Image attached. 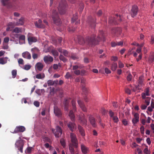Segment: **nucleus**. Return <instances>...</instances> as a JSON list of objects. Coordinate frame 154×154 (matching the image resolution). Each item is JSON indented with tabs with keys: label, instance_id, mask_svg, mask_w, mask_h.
Segmentation results:
<instances>
[{
	"label": "nucleus",
	"instance_id": "6e6552de",
	"mask_svg": "<svg viewBox=\"0 0 154 154\" xmlns=\"http://www.w3.org/2000/svg\"><path fill=\"white\" fill-rule=\"evenodd\" d=\"M52 131L55 135V136L57 137H58L60 136L62 134V130L60 127L57 126L56 129H52Z\"/></svg>",
	"mask_w": 154,
	"mask_h": 154
},
{
	"label": "nucleus",
	"instance_id": "a19ab883",
	"mask_svg": "<svg viewBox=\"0 0 154 154\" xmlns=\"http://www.w3.org/2000/svg\"><path fill=\"white\" fill-rule=\"evenodd\" d=\"M51 53L54 56H58L59 53L57 50L55 49H53L51 51Z\"/></svg>",
	"mask_w": 154,
	"mask_h": 154
},
{
	"label": "nucleus",
	"instance_id": "052dcab7",
	"mask_svg": "<svg viewBox=\"0 0 154 154\" xmlns=\"http://www.w3.org/2000/svg\"><path fill=\"white\" fill-rule=\"evenodd\" d=\"M32 57L34 59H37L38 57V55L37 53H32Z\"/></svg>",
	"mask_w": 154,
	"mask_h": 154
},
{
	"label": "nucleus",
	"instance_id": "7ed1b4c3",
	"mask_svg": "<svg viewBox=\"0 0 154 154\" xmlns=\"http://www.w3.org/2000/svg\"><path fill=\"white\" fill-rule=\"evenodd\" d=\"M67 3L65 0H62L59 3L58 9L59 13L63 14L66 12V9Z\"/></svg>",
	"mask_w": 154,
	"mask_h": 154
},
{
	"label": "nucleus",
	"instance_id": "bb28decb",
	"mask_svg": "<svg viewBox=\"0 0 154 154\" xmlns=\"http://www.w3.org/2000/svg\"><path fill=\"white\" fill-rule=\"evenodd\" d=\"M154 60V52H152L150 53V55L149 57L148 62L149 63H152Z\"/></svg>",
	"mask_w": 154,
	"mask_h": 154
},
{
	"label": "nucleus",
	"instance_id": "e433bc0d",
	"mask_svg": "<svg viewBox=\"0 0 154 154\" xmlns=\"http://www.w3.org/2000/svg\"><path fill=\"white\" fill-rule=\"evenodd\" d=\"M117 67V64L116 63L113 62L112 64L111 69L112 71H115Z\"/></svg>",
	"mask_w": 154,
	"mask_h": 154
},
{
	"label": "nucleus",
	"instance_id": "a18cd8bd",
	"mask_svg": "<svg viewBox=\"0 0 154 154\" xmlns=\"http://www.w3.org/2000/svg\"><path fill=\"white\" fill-rule=\"evenodd\" d=\"M17 70H13L12 71V78H15L17 75Z\"/></svg>",
	"mask_w": 154,
	"mask_h": 154
},
{
	"label": "nucleus",
	"instance_id": "2eb2a0df",
	"mask_svg": "<svg viewBox=\"0 0 154 154\" xmlns=\"http://www.w3.org/2000/svg\"><path fill=\"white\" fill-rule=\"evenodd\" d=\"M138 85L135 86L136 89H140V87L142 86L143 84V76H140L139 77L138 81Z\"/></svg>",
	"mask_w": 154,
	"mask_h": 154
},
{
	"label": "nucleus",
	"instance_id": "4be33fe9",
	"mask_svg": "<svg viewBox=\"0 0 154 154\" xmlns=\"http://www.w3.org/2000/svg\"><path fill=\"white\" fill-rule=\"evenodd\" d=\"M132 122L134 124L137 123L139 121V115L138 113H135L134 115V118L132 119Z\"/></svg>",
	"mask_w": 154,
	"mask_h": 154
},
{
	"label": "nucleus",
	"instance_id": "f8f14e48",
	"mask_svg": "<svg viewBox=\"0 0 154 154\" xmlns=\"http://www.w3.org/2000/svg\"><path fill=\"white\" fill-rule=\"evenodd\" d=\"M64 123L65 124L67 123V125L68 128L72 132L73 131L75 128L76 127L75 124L74 122H69L67 123V122L64 121Z\"/></svg>",
	"mask_w": 154,
	"mask_h": 154
},
{
	"label": "nucleus",
	"instance_id": "72a5a7b5",
	"mask_svg": "<svg viewBox=\"0 0 154 154\" xmlns=\"http://www.w3.org/2000/svg\"><path fill=\"white\" fill-rule=\"evenodd\" d=\"M58 82L57 80L56 81H53L51 80H48L47 81V83L48 86L53 85L55 83L57 84Z\"/></svg>",
	"mask_w": 154,
	"mask_h": 154
},
{
	"label": "nucleus",
	"instance_id": "aec40b11",
	"mask_svg": "<svg viewBox=\"0 0 154 154\" xmlns=\"http://www.w3.org/2000/svg\"><path fill=\"white\" fill-rule=\"evenodd\" d=\"M43 60L45 63L52 62L53 60V58L49 55L45 56L44 57Z\"/></svg>",
	"mask_w": 154,
	"mask_h": 154
},
{
	"label": "nucleus",
	"instance_id": "20e7f679",
	"mask_svg": "<svg viewBox=\"0 0 154 154\" xmlns=\"http://www.w3.org/2000/svg\"><path fill=\"white\" fill-rule=\"evenodd\" d=\"M122 21V17L119 14H116L115 17H112L109 18V22L110 24H118Z\"/></svg>",
	"mask_w": 154,
	"mask_h": 154
},
{
	"label": "nucleus",
	"instance_id": "9b49d317",
	"mask_svg": "<svg viewBox=\"0 0 154 154\" xmlns=\"http://www.w3.org/2000/svg\"><path fill=\"white\" fill-rule=\"evenodd\" d=\"M10 0H1L2 5L4 6H5L8 8H10L12 7V4L10 2Z\"/></svg>",
	"mask_w": 154,
	"mask_h": 154
},
{
	"label": "nucleus",
	"instance_id": "69168bd1",
	"mask_svg": "<svg viewBox=\"0 0 154 154\" xmlns=\"http://www.w3.org/2000/svg\"><path fill=\"white\" fill-rule=\"evenodd\" d=\"M34 105L37 107L39 106L40 105L39 102L38 101H35L34 102Z\"/></svg>",
	"mask_w": 154,
	"mask_h": 154
},
{
	"label": "nucleus",
	"instance_id": "bf43d9fd",
	"mask_svg": "<svg viewBox=\"0 0 154 154\" xmlns=\"http://www.w3.org/2000/svg\"><path fill=\"white\" fill-rule=\"evenodd\" d=\"M140 132L141 134H143L144 133V128L143 126H142L140 128Z\"/></svg>",
	"mask_w": 154,
	"mask_h": 154
},
{
	"label": "nucleus",
	"instance_id": "338daca9",
	"mask_svg": "<svg viewBox=\"0 0 154 154\" xmlns=\"http://www.w3.org/2000/svg\"><path fill=\"white\" fill-rule=\"evenodd\" d=\"M74 73L77 75H79L80 74V71L79 70L77 69L74 70Z\"/></svg>",
	"mask_w": 154,
	"mask_h": 154
},
{
	"label": "nucleus",
	"instance_id": "423d86ee",
	"mask_svg": "<svg viewBox=\"0 0 154 154\" xmlns=\"http://www.w3.org/2000/svg\"><path fill=\"white\" fill-rule=\"evenodd\" d=\"M15 145L21 153H22L23 152V149L24 146L23 140L20 139L17 140L15 143Z\"/></svg>",
	"mask_w": 154,
	"mask_h": 154
},
{
	"label": "nucleus",
	"instance_id": "774afa93",
	"mask_svg": "<svg viewBox=\"0 0 154 154\" xmlns=\"http://www.w3.org/2000/svg\"><path fill=\"white\" fill-rule=\"evenodd\" d=\"M111 60L112 61H116L117 60L118 58L116 56H112L111 58Z\"/></svg>",
	"mask_w": 154,
	"mask_h": 154
},
{
	"label": "nucleus",
	"instance_id": "8fccbe9b",
	"mask_svg": "<svg viewBox=\"0 0 154 154\" xmlns=\"http://www.w3.org/2000/svg\"><path fill=\"white\" fill-rule=\"evenodd\" d=\"M112 118L114 122L117 123L119 122V120L117 116H115Z\"/></svg>",
	"mask_w": 154,
	"mask_h": 154
},
{
	"label": "nucleus",
	"instance_id": "f3484780",
	"mask_svg": "<svg viewBox=\"0 0 154 154\" xmlns=\"http://www.w3.org/2000/svg\"><path fill=\"white\" fill-rule=\"evenodd\" d=\"M54 112L56 116L58 117H61L62 115L61 110L57 106L54 107Z\"/></svg>",
	"mask_w": 154,
	"mask_h": 154
},
{
	"label": "nucleus",
	"instance_id": "de8ad7c7",
	"mask_svg": "<svg viewBox=\"0 0 154 154\" xmlns=\"http://www.w3.org/2000/svg\"><path fill=\"white\" fill-rule=\"evenodd\" d=\"M60 142L62 145V146L63 147H64L65 146H66V143L65 142V141L64 139H61L60 140Z\"/></svg>",
	"mask_w": 154,
	"mask_h": 154
},
{
	"label": "nucleus",
	"instance_id": "c9c22d12",
	"mask_svg": "<svg viewBox=\"0 0 154 154\" xmlns=\"http://www.w3.org/2000/svg\"><path fill=\"white\" fill-rule=\"evenodd\" d=\"M35 77L38 79H43L45 77V75L44 73H39L37 74Z\"/></svg>",
	"mask_w": 154,
	"mask_h": 154
},
{
	"label": "nucleus",
	"instance_id": "4c0bfd02",
	"mask_svg": "<svg viewBox=\"0 0 154 154\" xmlns=\"http://www.w3.org/2000/svg\"><path fill=\"white\" fill-rule=\"evenodd\" d=\"M79 12H81L84 8V5L83 3L82 2H81L79 5Z\"/></svg>",
	"mask_w": 154,
	"mask_h": 154
},
{
	"label": "nucleus",
	"instance_id": "412c9836",
	"mask_svg": "<svg viewBox=\"0 0 154 154\" xmlns=\"http://www.w3.org/2000/svg\"><path fill=\"white\" fill-rule=\"evenodd\" d=\"M78 103L79 106L82 110L84 112H86L87 111V109L85 106L83 102L80 100H78Z\"/></svg>",
	"mask_w": 154,
	"mask_h": 154
},
{
	"label": "nucleus",
	"instance_id": "3c124183",
	"mask_svg": "<svg viewBox=\"0 0 154 154\" xmlns=\"http://www.w3.org/2000/svg\"><path fill=\"white\" fill-rule=\"evenodd\" d=\"M31 67V66L30 65H26L24 66V69L26 70H29V69Z\"/></svg>",
	"mask_w": 154,
	"mask_h": 154
},
{
	"label": "nucleus",
	"instance_id": "864d4df0",
	"mask_svg": "<svg viewBox=\"0 0 154 154\" xmlns=\"http://www.w3.org/2000/svg\"><path fill=\"white\" fill-rule=\"evenodd\" d=\"M109 116L111 118H112L115 116H114V113L111 110H110L109 111Z\"/></svg>",
	"mask_w": 154,
	"mask_h": 154
},
{
	"label": "nucleus",
	"instance_id": "f704fd0d",
	"mask_svg": "<svg viewBox=\"0 0 154 154\" xmlns=\"http://www.w3.org/2000/svg\"><path fill=\"white\" fill-rule=\"evenodd\" d=\"M78 18V14L76 13L75 14L73 15L72 18L71 23H73Z\"/></svg>",
	"mask_w": 154,
	"mask_h": 154
},
{
	"label": "nucleus",
	"instance_id": "393cba45",
	"mask_svg": "<svg viewBox=\"0 0 154 154\" xmlns=\"http://www.w3.org/2000/svg\"><path fill=\"white\" fill-rule=\"evenodd\" d=\"M44 67V65L41 63L38 62L35 65V68L39 71H42Z\"/></svg>",
	"mask_w": 154,
	"mask_h": 154
},
{
	"label": "nucleus",
	"instance_id": "b1692460",
	"mask_svg": "<svg viewBox=\"0 0 154 154\" xmlns=\"http://www.w3.org/2000/svg\"><path fill=\"white\" fill-rule=\"evenodd\" d=\"M81 85L82 87L83 91H86V93H87V91L86 88L85 87V84L86 83V80L84 78H82L81 79Z\"/></svg>",
	"mask_w": 154,
	"mask_h": 154
},
{
	"label": "nucleus",
	"instance_id": "1a4fd4ad",
	"mask_svg": "<svg viewBox=\"0 0 154 154\" xmlns=\"http://www.w3.org/2000/svg\"><path fill=\"white\" fill-rule=\"evenodd\" d=\"M28 41L29 44L31 45L33 43L37 41L36 37L32 36V34L29 33L28 35Z\"/></svg>",
	"mask_w": 154,
	"mask_h": 154
},
{
	"label": "nucleus",
	"instance_id": "4468645a",
	"mask_svg": "<svg viewBox=\"0 0 154 154\" xmlns=\"http://www.w3.org/2000/svg\"><path fill=\"white\" fill-rule=\"evenodd\" d=\"M79 119V122L81 124L84 125H87V119L85 118V115L84 114L80 116Z\"/></svg>",
	"mask_w": 154,
	"mask_h": 154
},
{
	"label": "nucleus",
	"instance_id": "6e6d98bb",
	"mask_svg": "<svg viewBox=\"0 0 154 154\" xmlns=\"http://www.w3.org/2000/svg\"><path fill=\"white\" fill-rule=\"evenodd\" d=\"M122 123L125 126H126L128 124V122L126 119H123L122 121Z\"/></svg>",
	"mask_w": 154,
	"mask_h": 154
},
{
	"label": "nucleus",
	"instance_id": "58836bf2",
	"mask_svg": "<svg viewBox=\"0 0 154 154\" xmlns=\"http://www.w3.org/2000/svg\"><path fill=\"white\" fill-rule=\"evenodd\" d=\"M12 32L18 33L22 32V29L21 28L16 27L13 30Z\"/></svg>",
	"mask_w": 154,
	"mask_h": 154
},
{
	"label": "nucleus",
	"instance_id": "680f3d73",
	"mask_svg": "<svg viewBox=\"0 0 154 154\" xmlns=\"http://www.w3.org/2000/svg\"><path fill=\"white\" fill-rule=\"evenodd\" d=\"M65 76L66 78L68 79L71 76V75H70V73L69 72H68L66 73V74Z\"/></svg>",
	"mask_w": 154,
	"mask_h": 154
},
{
	"label": "nucleus",
	"instance_id": "6ab92c4d",
	"mask_svg": "<svg viewBox=\"0 0 154 154\" xmlns=\"http://www.w3.org/2000/svg\"><path fill=\"white\" fill-rule=\"evenodd\" d=\"M35 26L39 28H43L45 27L44 24L42 23V20L39 19L37 21H36L35 23Z\"/></svg>",
	"mask_w": 154,
	"mask_h": 154
},
{
	"label": "nucleus",
	"instance_id": "13d9d810",
	"mask_svg": "<svg viewBox=\"0 0 154 154\" xmlns=\"http://www.w3.org/2000/svg\"><path fill=\"white\" fill-rule=\"evenodd\" d=\"M18 62L19 64L23 65L24 64L23 60L22 58H19Z\"/></svg>",
	"mask_w": 154,
	"mask_h": 154
},
{
	"label": "nucleus",
	"instance_id": "79ce46f5",
	"mask_svg": "<svg viewBox=\"0 0 154 154\" xmlns=\"http://www.w3.org/2000/svg\"><path fill=\"white\" fill-rule=\"evenodd\" d=\"M31 52L32 53H38L39 51V50L36 48H32L31 50Z\"/></svg>",
	"mask_w": 154,
	"mask_h": 154
},
{
	"label": "nucleus",
	"instance_id": "39448f33",
	"mask_svg": "<svg viewBox=\"0 0 154 154\" xmlns=\"http://www.w3.org/2000/svg\"><path fill=\"white\" fill-rule=\"evenodd\" d=\"M52 17L54 23L57 25L59 26L61 24L60 19L59 17L58 14L56 10H54L53 11Z\"/></svg>",
	"mask_w": 154,
	"mask_h": 154
},
{
	"label": "nucleus",
	"instance_id": "4d7b16f0",
	"mask_svg": "<svg viewBox=\"0 0 154 154\" xmlns=\"http://www.w3.org/2000/svg\"><path fill=\"white\" fill-rule=\"evenodd\" d=\"M105 72L107 74H108L111 73V71L107 68H105Z\"/></svg>",
	"mask_w": 154,
	"mask_h": 154
},
{
	"label": "nucleus",
	"instance_id": "0eeeda50",
	"mask_svg": "<svg viewBox=\"0 0 154 154\" xmlns=\"http://www.w3.org/2000/svg\"><path fill=\"white\" fill-rule=\"evenodd\" d=\"M87 24L92 28H94L95 26V20L91 17H88L87 21Z\"/></svg>",
	"mask_w": 154,
	"mask_h": 154
},
{
	"label": "nucleus",
	"instance_id": "2f4dec72",
	"mask_svg": "<svg viewBox=\"0 0 154 154\" xmlns=\"http://www.w3.org/2000/svg\"><path fill=\"white\" fill-rule=\"evenodd\" d=\"M69 116L72 121L73 122L75 121V116L72 110H71L70 111Z\"/></svg>",
	"mask_w": 154,
	"mask_h": 154
},
{
	"label": "nucleus",
	"instance_id": "dca6fc26",
	"mask_svg": "<svg viewBox=\"0 0 154 154\" xmlns=\"http://www.w3.org/2000/svg\"><path fill=\"white\" fill-rule=\"evenodd\" d=\"M25 128L22 126H17L15 128L13 133H17L19 132H23L25 130Z\"/></svg>",
	"mask_w": 154,
	"mask_h": 154
},
{
	"label": "nucleus",
	"instance_id": "ea45409f",
	"mask_svg": "<svg viewBox=\"0 0 154 154\" xmlns=\"http://www.w3.org/2000/svg\"><path fill=\"white\" fill-rule=\"evenodd\" d=\"M72 106L73 107V109L74 111H76V105H75L76 102L75 100H72Z\"/></svg>",
	"mask_w": 154,
	"mask_h": 154
},
{
	"label": "nucleus",
	"instance_id": "603ef678",
	"mask_svg": "<svg viewBox=\"0 0 154 154\" xmlns=\"http://www.w3.org/2000/svg\"><path fill=\"white\" fill-rule=\"evenodd\" d=\"M119 67L120 68H122L124 67V64L120 61H119L118 62Z\"/></svg>",
	"mask_w": 154,
	"mask_h": 154
},
{
	"label": "nucleus",
	"instance_id": "e2e57ef3",
	"mask_svg": "<svg viewBox=\"0 0 154 154\" xmlns=\"http://www.w3.org/2000/svg\"><path fill=\"white\" fill-rule=\"evenodd\" d=\"M142 49L141 48L138 47L136 50V52L138 54H141V53Z\"/></svg>",
	"mask_w": 154,
	"mask_h": 154
},
{
	"label": "nucleus",
	"instance_id": "09e8293b",
	"mask_svg": "<svg viewBox=\"0 0 154 154\" xmlns=\"http://www.w3.org/2000/svg\"><path fill=\"white\" fill-rule=\"evenodd\" d=\"M150 99V97H147L146 98V99L145 100V103H146L147 106H148L149 105Z\"/></svg>",
	"mask_w": 154,
	"mask_h": 154
},
{
	"label": "nucleus",
	"instance_id": "a878e982",
	"mask_svg": "<svg viewBox=\"0 0 154 154\" xmlns=\"http://www.w3.org/2000/svg\"><path fill=\"white\" fill-rule=\"evenodd\" d=\"M69 101L68 100L65 99L64 102V108L65 110L68 111L69 109Z\"/></svg>",
	"mask_w": 154,
	"mask_h": 154
},
{
	"label": "nucleus",
	"instance_id": "f257e3e1",
	"mask_svg": "<svg viewBox=\"0 0 154 154\" xmlns=\"http://www.w3.org/2000/svg\"><path fill=\"white\" fill-rule=\"evenodd\" d=\"M105 36L103 31L99 30L97 38H96V35L93 34L90 36H87L84 39L81 36L78 37L79 44L81 45H88L90 46H94L98 44L101 40L105 41Z\"/></svg>",
	"mask_w": 154,
	"mask_h": 154
},
{
	"label": "nucleus",
	"instance_id": "f03ea898",
	"mask_svg": "<svg viewBox=\"0 0 154 154\" xmlns=\"http://www.w3.org/2000/svg\"><path fill=\"white\" fill-rule=\"evenodd\" d=\"M70 140L69 143V149L71 154H74V149L78 146V142L75 134L73 133L70 134Z\"/></svg>",
	"mask_w": 154,
	"mask_h": 154
},
{
	"label": "nucleus",
	"instance_id": "0e129e2a",
	"mask_svg": "<svg viewBox=\"0 0 154 154\" xmlns=\"http://www.w3.org/2000/svg\"><path fill=\"white\" fill-rule=\"evenodd\" d=\"M19 39L20 40L25 41V36L23 35H21L19 37Z\"/></svg>",
	"mask_w": 154,
	"mask_h": 154
},
{
	"label": "nucleus",
	"instance_id": "c85d7f7f",
	"mask_svg": "<svg viewBox=\"0 0 154 154\" xmlns=\"http://www.w3.org/2000/svg\"><path fill=\"white\" fill-rule=\"evenodd\" d=\"M22 56L24 58L30 59L31 58V56L30 54L27 51L23 52L22 54Z\"/></svg>",
	"mask_w": 154,
	"mask_h": 154
},
{
	"label": "nucleus",
	"instance_id": "9d476101",
	"mask_svg": "<svg viewBox=\"0 0 154 154\" xmlns=\"http://www.w3.org/2000/svg\"><path fill=\"white\" fill-rule=\"evenodd\" d=\"M138 11V7L137 5H133L130 12V14L132 17H134L137 14Z\"/></svg>",
	"mask_w": 154,
	"mask_h": 154
},
{
	"label": "nucleus",
	"instance_id": "c03bdc74",
	"mask_svg": "<svg viewBox=\"0 0 154 154\" xmlns=\"http://www.w3.org/2000/svg\"><path fill=\"white\" fill-rule=\"evenodd\" d=\"M76 29V28L75 27L73 28L71 26H69V27L68 28V31L69 32H74L75 30Z\"/></svg>",
	"mask_w": 154,
	"mask_h": 154
},
{
	"label": "nucleus",
	"instance_id": "37998d69",
	"mask_svg": "<svg viewBox=\"0 0 154 154\" xmlns=\"http://www.w3.org/2000/svg\"><path fill=\"white\" fill-rule=\"evenodd\" d=\"M59 59L60 60L64 62H66L67 60L62 55H60Z\"/></svg>",
	"mask_w": 154,
	"mask_h": 154
},
{
	"label": "nucleus",
	"instance_id": "7c9ffc66",
	"mask_svg": "<svg viewBox=\"0 0 154 154\" xmlns=\"http://www.w3.org/2000/svg\"><path fill=\"white\" fill-rule=\"evenodd\" d=\"M24 19L23 17H21L16 23V25H23L24 23Z\"/></svg>",
	"mask_w": 154,
	"mask_h": 154
},
{
	"label": "nucleus",
	"instance_id": "5701e85b",
	"mask_svg": "<svg viewBox=\"0 0 154 154\" xmlns=\"http://www.w3.org/2000/svg\"><path fill=\"white\" fill-rule=\"evenodd\" d=\"M81 147L82 153L84 154H86L88 151V148L83 144H81Z\"/></svg>",
	"mask_w": 154,
	"mask_h": 154
},
{
	"label": "nucleus",
	"instance_id": "5fc2aeb1",
	"mask_svg": "<svg viewBox=\"0 0 154 154\" xmlns=\"http://www.w3.org/2000/svg\"><path fill=\"white\" fill-rule=\"evenodd\" d=\"M132 78V76L130 74H129L127 76V80L128 81H131Z\"/></svg>",
	"mask_w": 154,
	"mask_h": 154
},
{
	"label": "nucleus",
	"instance_id": "49530a36",
	"mask_svg": "<svg viewBox=\"0 0 154 154\" xmlns=\"http://www.w3.org/2000/svg\"><path fill=\"white\" fill-rule=\"evenodd\" d=\"M100 112L103 115H105L107 112V111L104 108H101Z\"/></svg>",
	"mask_w": 154,
	"mask_h": 154
},
{
	"label": "nucleus",
	"instance_id": "ddd939ff",
	"mask_svg": "<svg viewBox=\"0 0 154 154\" xmlns=\"http://www.w3.org/2000/svg\"><path fill=\"white\" fill-rule=\"evenodd\" d=\"M122 32V29L120 27H114L112 30V33L115 35H120Z\"/></svg>",
	"mask_w": 154,
	"mask_h": 154
},
{
	"label": "nucleus",
	"instance_id": "473e14b6",
	"mask_svg": "<svg viewBox=\"0 0 154 154\" xmlns=\"http://www.w3.org/2000/svg\"><path fill=\"white\" fill-rule=\"evenodd\" d=\"M7 57L0 58V64H4L7 63V60L6 59H8Z\"/></svg>",
	"mask_w": 154,
	"mask_h": 154
},
{
	"label": "nucleus",
	"instance_id": "cd10ccee",
	"mask_svg": "<svg viewBox=\"0 0 154 154\" xmlns=\"http://www.w3.org/2000/svg\"><path fill=\"white\" fill-rule=\"evenodd\" d=\"M78 129L81 135L84 136L85 135V131L84 129L80 125H78Z\"/></svg>",
	"mask_w": 154,
	"mask_h": 154
},
{
	"label": "nucleus",
	"instance_id": "a211bd4d",
	"mask_svg": "<svg viewBox=\"0 0 154 154\" xmlns=\"http://www.w3.org/2000/svg\"><path fill=\"white\" fill-rule=\"evenodd\" d=\"M88 117L89 120L92 125L93 127H96L97 125L95 119L91 115H88Z\"/></svg>",
	"mask_w": 154,
	"mask_h": 154
},
{
	"label": "nucleus",
	"instance_id": "c756f323",
	"mask_svg": "<svg viewBox=\"0 0 154 154\" xmlns=\"http://www.w3.org/2000/svg\"><path fill=\"white\" fill-rule=\"evenodd\" d=\"M58 51L60 52L63 53L65 56L66 57L68 56L69 52L66 50H63L61 48H59L58 49Z\"/></svg>",
	"mask_w": 154,
	"mask_h": 154
}]
</instances>
